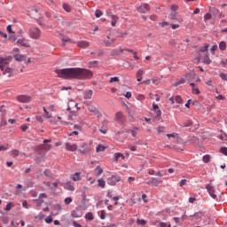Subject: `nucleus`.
Segmentation results:
<instances>
[{"instance_id":"obj_1","label":"nucleus","mask_w":227,"mask_h":227,"mask_svg":"<svg viewBox=\"0 0 227 227\" xmlns=\"http://www.w3.org/2000/svg\"><path fill=\"white\" fill-rule=\"evenodd\" d=\"M56 74L58 77L61 79H90V77H93V72L80 68V67H70V68H64V69H57Z\"/></svg>"},{"instance_id":"obj_2","label":"nucleus","mask_w":227,"mask_h":227,"mask_svg":"<svg viewBox=\"0 0 227 227\" xmlns=\"http://www.w3.org/2000/svg\"><path fill=\"white\" fill-rule=\"evenodd\" d=\"M9 65L8 61L4 59V57H0V70L3 72L4 75L7 77H12V74H13V68L6 67Z\"/></svg>"},{"instance_id":"obj_3","label":"nucleus","mask_w":227,"mask_h":227,"mask_svg":"<svg viewBox=\"0 0 227 227\" xmlns=\"http://www.w3.org/2000/svg\"><path fill=\"white\" fill-rule=\"evenodd\" d=\"M82 214H83L82 208H81V206H79L71 212V217H74V218L82 217Z\"/></svg>"},{"instance_id":"obj_4","label":"nucleus","mask_w":227,"mask_h":227,"mask_svg":"<svg viewBox=\"0 0 227 227\" xmlns=\"http://www.w3.org/2000/svg\"><path fill=\"white\" fill-rule=\"evenodd\" d=\"M121 180V176H112L111 177L107 178L106 184H108V185H116V183L120 182Z\"/></svg>"},{"instance_id":"obj_5","label":"nucleus","mask_w":227,"mask_h":227,"mask_svg":"<svg viewBox=\"0 0 227 227\" xmlns=\"http://www.w3.org/2000/svg\"><path fill=\"white\" fill-rule=\"evenodd\" d=\"M40 28L35 27L30 29V36L31 38H34L35 40L40 38Z\"/></svg>"},{"instance_id":"obj_6","label":"nucleus","mask_w":227,"mask_h":227,"mask_svg":"<svg viewBox=\"0 0 227 227\" xmlns=\"http://www.w3.org/2000/svg\"><path fill=\"white\" fill-rule=\"evenodd\" d=\"M18 102H20L21 104H27L31 102V97L26 96V95H20L17 97Z\"/></svg>"},{"instance_id":"obj_7","label":"nucleus","mask_w":227,"mask_h":227,"mask_svg":"<svg viewBox=\"0 0 227 227\" xmlns=\"http://www.w3.org/2000/svg\"><path fill=\"white\" fill-rule=\"evenodd\" d=\"M206 189H207L208 194L211 196V198H213V200L217 199V195L215 194V189H214V186H212L210 184H207Z\"/></svg>"},{"instance_id":"obj_8","label":"nucleus","mask_w":227,"mask_h":227,"mask_svg":"<svg viewBox=\"0 0 227 227\" xmlns=\"http://www.w3.org/2000/svg\"><path fill=\"white\" fill-rule=\"evenodd\" d=\"M137 12L139 13H146V12H150V5L148 4H144L137 8Z\"/></svg>"},{"instance_id":"obj_9","label":"nucleus","mask_w":227,"mask_h":227,"mask_svg":"<svg viewBox=\"0 0 227 227\" xmlns=\"http://www.w3.org/2000/svg\"><path fill=\"white\" fill-rule=\"evenodd\" d=\"M60 185H62L64 189H67V191H71V192L75 191V187L72 185V181H67V183H60Z\"/></svg>"},{"instance_id":"obj_10","label":"nucleus","mask_w":227,"mask_h":227,"mask_svg":"<svg viewBox=\"0 0 227 227\" xmlns=\"http://www.w3.org/2000/svg\"><path fill=\"white\" fill-rule=\"evenodd\" d=\"M115 120H116V121H118V123H121V125H123V123H125V116L123 115V114L121 112H118L115 114Z\"/></svg>"},{"instance_id":"obj_11","label":"nucleus","mask_w":227,"mask_h":227,"mask_svg":"<svg viewBox=\"0 0 227 227\" xmlns=\"http://www.w3.org/2000/svg\"><path fill=\"white\" fill-rule=\"evenodd\" d=\"M153 111L156 112L155 118L158 119L159 121H160V116L162 114V112L159 109V105L153 104Z\"/></svg>"},{"instance_id":"obj_12","label":"nucleus","mask_w":227,"mask_h":227,"mask_svg":"<svg viewBox=\"0 0 227 227\" xmlns=\"http://www.w3.org/2000/svg\"><path fill=\"white\" fill-rule=\"evenodd\" d=\"M82 148L83 149H79L78 152L82 153V155H86V153H90V152H91V148L88 147V145L86 144H82Z\"/></svg>"},{"instance_id":"obj_13","label":"nucleus","mask_w":227,"mask_h":227,"mask_svg":"<svg viewBox=\"0 0 227 227\" xmlns=\"http://www.w3.org/2000/svg\"><path fill=\"white\" fill-rule=\"evenodd\" d=\"M145 184H146L147 185H152V184H153V185H155V187H158V185H159L160 184H162V181H161V180H159V179H157V178H155V177H152V180H151V181H147Z\"/></svg>"},{"instance_id":"obj_14","label":"nucleus","mask_w":227,"mask_h":227,"mask_svg":"<svg viewBox=\"0 0 227 227\" xmlns=\"http://www.w3.org/2000/svg\"><path fill=\"white\" fill-rule=\"evenodd\" d=\"M14 59L15 61H18L19 63H20L22 61H26V59H27V57L26 55L16 54L14 55Z\"/></svg>"},{"instance_id":"obj_15","label":"nucleus","mask_w":227,"mask_h":227,"mask_svg":"<svg viewBox=\"0 0 227 227\" xmlns=\"http://www.w3.org/2000/svg\"><path fill=\"white\" fill-rule=\"evenodd\" d=\"M77 47H79L80 49H88V47H90V43H88V41H80L77 43Z\"/></svg>"},{"instance_id":"obj_16","label":"nucleus","mask_w":227,"mask_h":227,"mask_svg":"<svg viewBox=\"0 0 227 227\" xmlns=\"http://www.w3.org/2000/svg\"><path fill=\"white\" fill-rule=\"evenodd\" d=\"M108 17H111L112 19V22L111 25L113 26V27H114V26H116V23L118 22V16L114 15L113 13H108Z\"/></svg>"},{"instance_id":"obj_17","label":"nucleus","mask_w":227,"mask_h":227,"mask_svg":"<svg viewBox=\"0 0 227 227\" xmlns=\"http://www.w3.org/2000/svg\"><path fill=\"white\" fill-rule=\"evenodd\" d=\"M66 149L68 150V152H75V150H77V145H70V143H67Z\"/></svg>"},{"instance_id":"obj_18","label":"nucleus","mask_w":227,"mask_h":227,"mask_svg":"<svg viewBox=\"0 0 227 227\" xmlns=\"http://www.w3.org/2000/svg\"><path fill=\"white\" fill-rule=\"evenodd\" d=\"M26 42V38H23V39H19L17 41V43H19L20 45H21V47H26V48H29L31 47V45L27 43H25Z\"/></svg>"},{"instance_id":"obj_19","label":"nucleus","mask_w":227,"mask_h":227,"mask_svg":"<svg viewBox=\"0 0 227 227\" xmlns=\"http://www.w3.org/2000/svg\"><path fill=\"white\" fill-rule=\"evenodd\" d=\"M202 63H204V65H210V63H212V59H210L208 52L205 54Z\"/></svg>"},{"instance_id":"obj_20","label":"nucleus","mask_w":227,"mask_h":227,"mask_svg":"<svg viewBox=\"0 0 227 227\" xmlns=\"http://www.w3.org/2000/svg\"><path fill=\"white\" fill-rule=\"evenodd\" d=\"M203 215V212H197L194 213L193 215H191L190 217H195L196 221H201V217Z\"/></svg>"},{"instance_id":"obj_21","label":"nucleus","mask_w":227,"mask_h":227,"mask_svg":"<svg viewBox=\"0 0 227 227\" xmlns=\"http://www.w3.org/2000/svg\"><path fill=\"white\" fill-rule=\"evenodd\" d=\"M91 97H93V90H90L85 91L83 98L85 100H90V98H91Z\"/></svg>"},{"instance_id":"obj_22","label":"nucleus","mask_w":227,"mask_h":227,"mask_svg":"<svg viewBox=\"0 0 227 227\" xmlns=\"http://www.w3.org/2000/svg\"><path fill=\"white\" fill-rule=\"evenodd\" d=\"M143 74H145V72H143L142 69H139L137 72V82H141V81H143Z\"/></svg>"},{"instance_id":"obj_23","label":"nucleus","mask_w":227,"mask_h":227,"mask_svg":"<svg viewBox=\"0 0 227 227\" xmlns=\"http://www.w3.org/2000/svg\"><path fill=\"white\" fill-rule=\"evenodd\" d=\"M209 13H211L215 17H217L219 15V11L215 7H209Z\"/></svg>"},{"instance_id":"obj_24","label":"nucleus","mask_w":227,"mask_h":227,"mask_svg":"<svg viewBox=\"0 0 227 227\" xmlns=\"http://www.w3.org/2000/svg\"><path fill=\"white\" fill-rule=\"evenodd\" d=\"M98 187L106 188V181L103 178L98 179Z\"/></svg>"},{"instance_id":"obj_25","label":"nucleus","mask_w":227,"mask_h":227,"mask_svg":"<svg viewBox=\"0 0 227 227\" xmlns=\"http://www.w3.org/2000/svg\"><path fill=\"white\" fill-rule=\"evenodd\" d=\"M72 179L74 182H79L81 180V172H75Z\"/></svg>"},{"instance_id":"obj_26","label":"nucleus","mask_w":227,"mask_h":227,"mask_svg":"<svg viewBox=\"0 0 227 227\" xmlns=\"http://www.w3.org/2000/svg\"><path fill=\"white\" fill-rule=\"evenodd\" d=\"M107 147H106V146H104V145H98V146H97V148H96V152H97V153H100V152H106V149Z\"/></svg>"},{"instance_id":"obj_27","label":"nucleus","mask_w":227,"mask_h":227,"mask_svg":"<svg viewBox=\"0 0 227 227\" xmlns=\"http://www.w3.org/2000/svg\"><path fill=\"white\" fill-rule=\"evenodd\" d=\"M85 219H87V221H93V219H95V217L93 216V213L89 212L85 215Z\"/></svg>"},{"instance_id":"obj_28","label":"nucleus","mask_w":227,"mask_h":227,"mask_svg":"<svg viewBox=\"0 0 227 227\" xmlns=\"http://www.w3.org/2000/svg\"><path fill=\"white\" fill-rule=\"evenodd\" d=\"M89 111L90 113H94V114H100V111H98V109H97L95 106L89 107Z\"/></svg>"},{"instance_id":"obj_29","label":"nucleus","mask_w":227,"mask_h":227,"mask_svg":"<svg viewBox=\"0 0 227 227\" xmlns=\"http://www.w3.org/2000/svg\"><path fill=\"white\" fill-rule=\"evenodd\" d=\"M63 9L65 12H67V13H70L72 12V7L68 4H63Z\"/></svg>"},{"instance_id":"obj_30","label":"nucleus","mask_w":227,"mask_h":227,"mask_svg":"<svg viewBox=\"0 0 227 227\" xmlns=\"http://www.w3.org/2000/svg\"><path fill=\"white\" fill-rule=\"evenodd\" d=\"M209 47H210V45L206 43L204 47H201L199 50V52H208V48Z\"/></svg>"},{"instance_id":"obj_31","label":"nucleus","mask_w":227,"mask_h":227,"mask_svg":"<svg viewBox=\"0 0 227 227\" xmlns=\"http://www.w3.org/2000/svg\"><path fill=\"white\" fill-rule=\"evenodd\" d=\"M219 49L220 51H226V42L224 41L220 42Z\"/></svg>"},{"instance_id":"obj_32","label":"nucleus","mask_w":227,"mask_h":227,"mask_svg":"<svg viewBox=\"0 0 227 227\" xmlns=\"http://www.w3.org/2000/svg\"><path fill=\"white\" fill-rule=\"evenodd\" d=\"M170 10H171L172 13H178V12H178V5H176V4H172V5L170 6Z\"/></svg>"},{"instance_id":"obj_33","label":"nucleus","mask_w":227,"mask_h":227,"mask_svg":"<svg viewBox=\"0 0 227 227\" xmlns=\"http://www.w3.org/2000/svg\"><path fill=\"white\" fill-rule=\"evenodd\" d=\"M12 207H15V203L14 202H9L6 207H5V210L7 212H10V210H12Z\"/></svg>"},{"instance_id":"obj_34","label":"nucleus","mask_w":227,"mask_h":227,"mask_svg":"<svg viewBox=\"0 0 227 227\" xmlns=\"http://www.w3.org/2000/svg\"><path fill=\"white\" fill-rule=\"evenodd\" d=\"M203 162H205V164H208V162H210V155L207 154L204 155L202 158Z\"/></svg>"},{"instance_id":"obj_35","label":"nucleus","mask_w":227,"mask_h":227,"mask_svg":"<svg viewBox=\"0 0 227 227\" xmlns=\"http://www.w3.org/2000/svg\"><path fill=\"white\" fill-rule=\"evenodd\" d=\"M176 15H178V12H171L168 16V19L171 20H176Z\"/></svg>"},{"instance_id":"obj_36","label":"nucleus","mask_w":227,"mask_h":227,"mask_svg":"<svg viewBox=\"0 0 227 227\" xmlns=\"http://www.w3.org/2000/svg\"><path fill=\"white\" fill-rule=\"evenodd\" d=\"M97 65H98V60L90 61L89 62V68H93V67H97Z\"/></svg>"},{"instance_id":"obj_37","label":"nucleus","mask_w":227,"mask_h":227,"mask_svg":"<svg viewBox=\"0 0 227 227\" xmlns=\"http://www.w3.org/2000/svg\"><path fill=\"white\" fill-rule=\"evenodd\" d=\"M96 170H98L97 176H100L102 173H104V169L100 168V166L96 167Z\"/></svg>"},{"instance_id":"obj_38","label":"nucleus","mask_w":227,"mask_h":227,"mask_svg":"<svg viewBox=\"0 0 227 227\" xmlns=\"http://www.w3.org/2000/svg\"><path fill=\"white\" fill-rule=\"evenodd\" d=\"M102 15H103V13H102V11H100V10H96V12H95V17H96V19H100V17H102Z\"/></svg>"},{"instance_id":"obj_39","label":"nucleus","mask_w":227,"mask_h":227,"mask_svg":"<svg viewBox=\"0 0 227 227\" xmlns=\"http://www.w3.org/2000/svg\"><path fill=\"white\" fill-rule=\"evenodd\" d=\"M137 223L138 224H140L141 226L146 225V221L144 220V219H139V218H137Z\"/></svg>"},{"instance_id":"obj_40","label":"nucleus","mask_w":227,"mask_h":227,"mask_svg":"<svg viewBox=\"0 0 227 227\" xmlns=\"http://www.w3.org/2000/svg\"><path fill=\"white\" fill-rule=\"evenodd\" d=\"M73 200L72 197H67L65 199L64 203L65 205H70V203H72Z\"/></svg>"},{"instance_id":"obj_41","label":"nucleus","mask_w":227,"mask_h":227,"mask_svg":"<svg viewBox=\"0 0 227 227\" xmlns=\"http://www.w3.org/2000/svg\"><path fill=\"white\" fill-rule=\"evenodd\" d=\"M121 157H123V153H116L114 154V160L118 161V160H119Z\"/></svg>"},{"instance_id":"obj_42","label":"nucleus","mask_w":227,"mask_h":227,"mask_svg":"<svg viewBox=\"0 0 227 227\" xmlns=\"http://www.w3.org/2000/svg\"><path fill=\"white\" fill-rule=\"evenodd\" d=\"M175 101L176 102V104H182V102H184V99H182V97L176 96L175 98Z\"/></svg>"},{"instance_id":"obj_43","label":"nucleus","mask_w":227,"mask_h":227,"mask_svg":"<svg viewBox=\"0 0 227 227\" xmlns=\"http://www.w3.org/2000/svg\"><path fill=\"white\" fill-rule=\"evenodd\" d=\"M7 32L10 34V35H15V31H13L12 29V25H8L7 26Z\"/></svg>"},{"instance_id":"obj_44","label":"nucleus","mask_w":227,"mask_h":227,"mask_svg":"<svg viewBox=\"0 0 227 227\" xmlns=\"http://www.w3.org/2000/svg\"><path fill=\"white\" fill-rule=\"evenodd\" d=\"M220 153H223L227 157V147H222L220 148Z\"/></svg>"},{"instance_id":"obj_45","label":"nucleus","mask_w":227,"mask_h":227,"mask_svg":"<svg viewBox=\"0 0 227 227\" xmlns=\"http://www.w3.org/2000/svg\"><path fill=\"white\" fill-rule=\"evenodd\" d=\"M53 218L52 216L49 215L45 218V223H47V224H51V223H52Z\"/></svg>"},{"instance_id":"obj_46","label":"nucleus","mask_w":227,"mask_h":227,"mask_svg":"<svg viewBox=\"0 0 227 227\" xmlns=\"http://www.w3.org/2000/svg\"><path fill=\"white\" fill-rule=\"evenodd\" d=\"M192 125V121H184V127H191Z\"/></svg>"},{"instance_id":"obj_47","label":"nucleus","mask_w":227,"mask_h":227,"mask_svg":"<svg viewBox=\"0 0 227 227\" xmlns=\"http://www.w3.org/2000/svg\"><path fill=\"white\" fill-rule=\"evenodd\" d=\"M44 145H39L35 147V152H42V150H43Z\"/></svg>"},{"instance_id":"obj_48","label":"nucleus","mask_w":227,"mask_h":227,"mask_svg":"<svg viewBox=\"0 0 227 227\" xmlns=\"http://www.w3.org/2000/svg\"><path fill=\"white\" fill-rule=\"evenodd\" d=\"M110 82H120V78L118 76L112 77Z\"/></svg>"},{"instance_id":"obj_49","label":"nucleus","mask_w":227,"mask_h":227,"mask_svg":"<svg viewBox=\"0 0 227 227\" xmlns=\"http://www.w3.org/2000/svg\"><path fill=\"white\" fill-rule=\"evenodd\" d=\"M195 74L194 71H191L190 73L185 74V78L189 79V77H194Z\"/></svg>"},{"instance_id":"obj_50","label":"nucleus","mask_w":227,"mask_h":227,"mask_svg":"<svg viewBox=\"0 0 227 227\" xmlns=\"http://www.w3.org/2000/svg\"><path fill=\"white\" fill-rule=\"evenodd\" d=\"M210 51L214 56V54H215V51H217V44L213 45Z\"/></svg>"},{"instance_id":"obj_51","label":"nucleus","mask_w":227,"mask_h":227,"mask_svg":"<svg viewBox=\"0 0 227 227\" xmlns=\"http://www.w3.org/2000/svg\"><path fill=\"white\" fill-rule=\"evenodd\" d=\"M210 19H212V14H210V13L205 14V16H204V20L205 21L210 20Z\"/></svg>"},{"instance_id":"obj_52","label":"nucleus","mask_w":227,"mask_h":227,"mask_svg":"<svg viewBox=\"0 0 227 227\" xmlns=\"http://www.w3.org/2000/svg\"><path fill=\"white\" fill-rule=\"evenodd\" d=\"M160 227H171V223H166L164 222L160 223Z\"/></svg>"},{"instance_id":"obj_53","label":"nucleus","mask_w":227,"mask_h":227,"mask_svg":"<svg viewBox=\"0 0 227 227\" xmlns=\"http://www.w3.org/2000/svg\"><path fill=\"white\" fill-rule=\"evenodd\" d=\"M220 77L223 79V81H227V74L224 73H220Z\"/></svg>"},{"instance_id":"obj_54","label":"nucleus","mask_w":227,"mask_h":227,"mask_svg":"<svg viewBox=\"0 0 227 227\" xmlns=\"http://www.w3.org/2000/svg\"><path fill=\"white\" fill-rule=\"evenodd\" d=\"M196 61L200 63L201 61V52L198 51V56L195 58Z\"/></svg>"},{"instance_id":"obj_55","label":"nucleus","mask_w":227,"mask_h":227,"mask_svg":"<svg viewBox=\"0 0 227 227\" xmlns=\"http://www.w3.org/2000/svg\"><path fill=\"white\" fill-rule=\"evenodd\" d=\"M101 129H106L107 128V120H105L101 122Z\"/></svg>"},{"instance_id":"obj_56","label":"nucleus","mask_w":227,"mask_h":227,"mask_svg":"<svg viewBox=\"0 0 227 227\" xmlns=\"http://www.w3.org/2000/svg\"><path fill=\"white\" fill-rule=\"evenodd\" d=\"M124 97L126 98H132V92H130V91H128V92H126V94L124 95Z\"/></svg>"},{"instance_id":"obj_57","label":"nucleus","mask_w":227,"mask_h":227,"mask_svg":"<svg viewBox=\"0 0 227 227\" xmlns=\"http://www.w3.org/2000/svg\"><path fill=\"white\" fill-rule=\"evenodd\" d=\"M35 119L37 120V121H39V123H43V118L40 115L35 116Z\"/></svg>"},{"instance_id":"obj_58","label":"nucleus","mask_w":227,"mask_h":227,"mask_svg":"<svg viewBox=\"0 0 227 227\" xmlns=\"http://www.w3.org/2000/svg\"><path fill=\"white\" fill-rule=\"evenodd\" d=\"M197 140H198V137H196L194 136L190 137V139H189L190 143H196Z\"/></svg>"},{"instance_id":"obj_59","label":"nucleus","mask_w":227,"mask_h":227,"mask_svg":"<svg viewBox=\"0 0 227 227\" xmlns=\"http://www.w3.org/2000/svg\"><path fill=\"white\" fill-rule=\"evenodd\" d=\"M12 155H14V157H19L20 152H19V150H12Z\"/></svg>"},{"instance_id":"obj_60","label":"nucleus","mask_w":227,"mask_h":227,"mask_svg":"<svg viewBox=\"0 0 227 227\" xmlns=\"http://www.w3.org/2000/svg\"><path fill=\"white\" fill-rule=\"evenodd\" d=\"M100 219H106V210H102L100 213Z\"/></svg>"},{"instance_id":"obj_61","label":"nucleus","mask_w":227,"mask_h":227,"mask_svg":"<svg viewBox=\"0 0 227 227\" xmlns=\"http://www.w3.org/2000/svg\"><path fill=\"white\" fill-rule=\"evenodd\" d=\"M8 39L12 40V42H16L17 41V37H15V35H9Z\"/></svg>"},{"instance_id":"obj_62","label":"nucleus","mask_w":227,"mask_h":227,"mask_svg":"<svg viewBox=\"0 0 227 227\" xmlns=\"http://www.w3.org/2000/svg\"><path fill=\"white\" fill-rule=\"evenodd\" d=\"M20 129H21L22 132H26V130H27V125L23 124V125H21Z\"/></svg>"},{"instance_id":"obj_63","label":"nucleus","mask_w":227,"mask_h":227,"mask_svg":"<svg viewBox=\"0 0 227 227\" xmlns=\"http://www.w3.org/2000/svg\"><path fill=\"white\" fill-rule=\"evenodd\" d=\"M53 208L55 210H61V206L59 204H56V205L53 206Z\"/></svg>"},{"instance_id":"obj_64","label":"nucleus","mask_w":227,"mask_h":227,"mask_svg":"<svg viewBox=\"0 0 227 227\" xmlns=\"http://www.w3.org/2000/svg\"><path fill=\"white\" fill-rule=\"evenodd\" d=\"M73 226H74V227H82V225H81L80 223H78L75 221L73 222Z\"/></svg>"}]
</instances>
